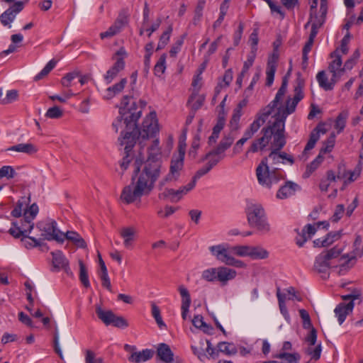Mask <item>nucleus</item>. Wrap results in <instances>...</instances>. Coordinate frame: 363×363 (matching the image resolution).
<instances>
[{"mask_svg":"<svg viewBox=\"0 0 363 363\" xmlns=\"http://www.w3.org/2000/svg\"><path fill=\"white\" fill-rule=\"evenodd\" d=\"M141 104L138 107L136 102L128 96H124L121 101L118 116L112 123V127L117 133L119 128L123 125H125V131L121 133V137L118 138L120 146H124V154L123 160L120 164L122 169L125 170L130 162L133 158V148L136 141H139V144L150 138L155 137L159 132L157 115L155 111L150 112L147 116L142 123L140 128L137 126V121L141 116L143 107L145 106L146 103L140 101Z\"/></svg>","mask_w":363,"mask_h":363,"instance_id":"obj_1","label":"nucleus"},{"mask_svg":"<svg viewBox=\"0 0 363 363\" xmlns=\"http://www.w3.org/2000/svg\"><path fill=\"white\" fill-rule=\"evenodd\" d=\"M159 139L153 140L152 145L148 148V157L145 162L142 171L140 167L143 160L137 157L135 160V175L138 174L136 182L125 186L122 191L121 199L125 203H131L140 200L143 195H147L154 187V184L160 174L161 162L158 156L161 155ZM135 177H133L132 181Z\"/></svg>","mask_w":363,"mask_h":363,"instance_id":"obj_2","label":"nucleus"},{"mask_svg":"<svg viewBox=\"0 0 363 363\" xmlns=\"http://www.w3.org/2000/svg\"><path fill=\"white\" fill-rule=\"evenodd\" d=\"M286 112L274 118L273 122H269L260 132V135L253 140L245 152L247 157L250 153L264 152L270 145L271 149L277 147L282 149L286 145L285 138Z\"/></svg>","mask_w":363,"mask_h":363,"instance_id":"obj_3","label":"nucleus"},{"mask_svg":"<svg viewBox=\"0 0 363 363\" xmlns=\"http://www.w3.org/2000/svg\"><path fill=\"white\" fill-rule=\"evenodd\" d=\"M281 150L278 149L277 147H272L269 155L263 157L256 168L257 182L264 188L270 189L274 184H277L285 178V174L282 170L277 167H270L268 162L269 160H272V164L280 163L281 159L278 155V152Z\"/></svg>","mask_w":363,"mask_h":363,"instance_id":"obj_4","label":"nucleus"},{"mask_svg":"<svg viewBox=\"0 0 363 363\" xmlns=\"http://www.w3.org/2000/svg\"><path fill=\"white\" fill-rule=\"evenodd\" d=\"M287 85L288 80L286 77H284L274 99L257 113L253 122L245 130L242 138L244 139L245 143L254 136V135L259 130L261 126L264 124L274 109L282 101L286 92Z\"/></svg>","mask_w":363,"mask_h":363,"instance_id":"obj_5","label":"nucleus"},{"mask_svg":"<svg viewBox=\"0 0 363 363\" xmlns=\"http://www.w3.org/2000/svg\"><path fill=\"white\" fill-rule=\"evenodd\" d=\"M245 213L249 225L255 228L262 234H267L271 230L270 224L267 220V214L259 203L251 200L247 201Z\"/></svg>","mask_w":363,"mask_h":363,"instance_id":"obj_6","label":"nucleus"},{"mask_svg":"<svg viewBox=\"0 0 363 363\" xmlns=\"http://www.w3.org/2000/svg\"><path fill=\"white\" fill-rule=\"evenodd\" d=\"M38 206L36 203L30 205L27 210H25L23 218L12 222V227L9 233L15 238L27 237L34 227L33 220L38 213Z\"/></svg>","mask_w":363,"mask_h":363,"instance_id":"obj_7","label":"nucleus"},{"mask_svg":"<svg viewBox=\"0 0 363 363\" xmlns=\"http://www.w3.org/2000/svg\"><path fill=\"white\" fill-rule=\"evenodd\" d=\"M341 252V249L337 247L323 251L315 259L313 270L321 274L322 277L325 278L328 275L330 268L335 266V260L336 259L342 262L341 265L342 266L345 257H340Z\"/></svg>","mask_w":363,"mask_h":363,"instance_id":"obj_8","label":"nucleus"},{"mask_svg":"<svg viewBox=\"0 0 363 363\" xmlns=\"http://www.w3.org/2000/svg\"><path fill=\"white\" fill-rule=\"evenodd\" d=\"M211 254L219 262L224 263L226 265H230L238 268H243L245 264L239 259H236L233 257V248L228 245H213L209 247Z\"/></svg>","mask_w":363,"mask_h":363,"instance_id":"obj_9","label":"nucleus"},{"mask_svg":"<svg viewBox=\"0 0 363 363\" xmlns=\"http://www.w3.org/2000/svg\"><path fill=\"white\" fill-rule=\"evenodd\" d=\"M184 155L185 150L180 145L178 155H174L171 160L169 173L159 182L158 187L160 191L162 190V187L167 182H174L178 179L180 172L184 167Z\"/></svg>","mask_w":363,"mask_h":363,"instance_id":"obj_10","label":"nucleus"},{"mask_svg":"<svg viewBox=\"0 0 363 363\" xmlns=\"http://www.w3.org/2000/svg\"><path fill=\"white\" fill-rule=\"evenodd\" d=\"M36 228L41 232L44 240H56L62 242L65 240L64 233L57 228V223L51 219L41 220L36 225Z\"/></svg>","mask_w":363,"mask_h":363,"instance_id":"obj_11","label":"nucleus"},{"mask_svg":"<svg viewBox=\"0 0 363 363\" xmlns=\"http://www.w3.org/2000/svg\"><path fill=\"white\" fill-rule=\"evenodd\" d=\"M326 15L323 14V13H320V16H315V20L312 23V27L311 30V33L309 35V38L308 41L306 43L303 51H302V66L303 68H306L308 63V55L309 52L311 50L312 46L313 45L314 39L316 37L318 29L324 24Z\"/></svg>","mask_w":363,"mask_h":363,"instance_id":"obj_12","label":"nucleus"},{"mask_svg":"<svg viewBox=\"0 0 363 363\" xmlns=\"http://www.w3.org/2000/svg\"><path fill=\"white\" fill-rule=\"evenodd\" d=\"M95 308L98 318L106 325H113L119 328H125L128 326V323L124 318L117 316L111 310H104L100 304H96Z\"/></svg>","mask_w":363,"mask_h":363,"instance_id":"obj_13","label":"nucleus"},{"mask_svg":"<svg viewBox=\"0 0 363 363\" xmlns=\"http://www.w3.org/2000/svg\"><path fill=\"white\" fill-rule=\"evenodd\" d=\"M303 82L301 80L298 82L297 85L294 88V96L293 99L288 98L286 103V107L279 106L277 108V113L274 115V118H278L279 116H282L286 111V117L287 115L294 112L298 102L301 101L304 96L303 89Z\"/></svg>","mask_w":363,"mask_h":363,"instance_id":"obj_14","label":"nucleus"},{"mask_svg":"<svg viewBox=\"0 0 363 363\" xmlns=\"http://www.w3.org/2000/svg\"><path fill=\"white\" fill-rule=\"evenodd\" d=\"M322 226L323 228L328 229L329 227V223L328 221H321L318 222L314 225L307 224L301 232L298 230H296L297 232V236L296 237V245L301 247L303 246L304 243L316 233L317 230Z\"/></svg>","mask_w":363,"mask_h":363,"instance_id":"obj_15","label":"nucleus"},{"mask_svg":"<svg viewBox=\"0 0 363 363\" xmlns=\"http://www.w3.org/2000/svg\"><path fill=\"white\" fill-rule=\"evenodd\" d=\"M116 55L118 56L113 65L106 72L104 75V79L106 84H110L114 78L120 72L125 68L124 57L126 55V52L123 48H121L116 52Z\"/></svg>","mask_w":363,"mask_h":363,"instance_id":"obj_16","label":"nucleus"},{"mask_svg":"<svg viewBox=\"0 0 363 363\" xmlns=\"http://www.w3.org/2000/svg\"><path fill=\"white\" fill-rule=\"evenodd\" d=\"M330 58L333 60L329 63L328 71L334 75V78H338L339 79L345 72L344 65H342V56L340 53L339 49H336L335 51L330 53Z\"/></svg>","mask_w":363,"mask_h":363,"instance_id":"obj_17","label":"nucleus"},{"mask_svg":"<svg viewBox=\"0 0 363 363\" xmlns=\"http://www.w3.org/2000/svg\"><path fill=\"white\" fill-rule=\"evenodd\" d=\"M301 190V186L291 181H286L281 186L277 192L276 196L279 199H286L295 195L297 191Z\"/></svg>","mask_w":363,"mask_h":363,"instance_id":"obj_18","label":"nucleus"},{"mask_svg":"<svg viewBox=\"0 0 363 363\" xmlns=\"http://www.w3.org/2000/svg\"><path fill=\"white\" fill-rule=\"evenodd\" d=\"M233 141L234 138L230 135H225L220 141L218 146L214 150L206 153L205 156L201 159V161H204L212 154L225 156L224 152L232 145Z\"/></svg>","mask_w":363,"mask_h":363,"instance_id":"obj_19","label":"nucleus"},{"mask_svg":"<svg viewBox=\"0 0 363 363\" xmlns=\"http://www.w3.org/2000/svg\"><path fill=\"white\" fill-rule=\"evenodd\" d=\"M52 257V264L53 267L57 270L63 269L67 274L70 272V268L69 267V261L63 255V253L57 250L51 252Z\"/></svg>","mask_w":363,"mask_h":363,"instance_id":"obj_20","label":"nucleus"},{"mask_svg":"<svg viewBox=\"0 0 363 363\" xmlns=\"http://www.w3.org/2000/svg\"><path fill=\"white\" fill-rule=\"evenodd\" d=\"M316 79L320 88L325 91H330L334 89L335 84L340 80L338 78H334L332 75L330 80H328L325 71L321 70L316 75Z\"/></svg>","mask_w":363,"mask_h":363,"instance_id":"obj_21","label":"nucleus"},{"mask_svg":"<svg viewBox=\"0 0 363 363\" xmlns=\"http://www.w3.org/2000/svg\"><path fill=\"white\" fill-rule=\"evenodd\" d=\"M178 290L182 297V317L183 320H186L191 302L190 294L188 289L183 285L179 286Z\"/></svg>","mask_w":363,"mask_h":363,"instance_id":"obj_22","label":"nucleus"},{"mask_svg":"<svg viewBox=\"0 0 363 363\" xmlns=\"http://www.w3.org/2000/svg\"><path fill=\"white\" fill-rule=\"evenodd\" d=\"M278 56L273 55L269 58L266 69V86H271L274 82L277 70Z\"/></svg>","mask_w":363,"mask_h":363,"instance_id":"obj_23","label":"nucleus"},{"mask_svg":"<svg viewBox=\"0 0 363 363\" xmlns=\"http://www.w3.org/2000/svg\"><path fill=\"white\" fill-rule=\"evenodd\" d=\"M354 303L350 301L348 303H340L334 310L336 317L337 318L339 324L341 325L345 321L347 315L351 313L354 308Z\"/></svg>","mask_w":363,"mask_h":363,"instance_id":"obj_24","label":"nucleus"},{"mask_svg":"<svg viewBox=\"0 0 363 363\" xmlns=\"http://www.w3.org/2000/svg\"><path fill=\"white\" fill-rule=\"evenodd\" d=\"M237 272L235 269L226 267H217V281L223 285H225L228 281L235 278Z\"/></svg>","mask_w":363,"mask_h":363,"instance_id":"obj_25","label":"nucleus"},{"mask_svg":"<svg viewBox=\"0 0 363 363\" xmlns=\"http://www.w3.org/2000/svg\"><path fill=\"white\" fill-rule=\"evenodd\" d=\"M274 358L284 359V362H278L276 360L265 361L262 363H298L301 356L297 352H279L273 356Z\"/></svg>","mask_w":363,"mask_h":363,"instance_id":"obj_26","label":"nucleus"},{"mask_svg":"<svg viewBox=\"0 0 363 363\" xmlns=\"http://www.w3.org/2000/svg\"><path fill=\"white\" fill-rule=\"evenodd\" d=\"M120 235L123 239V245L126 248H130L135 240L137 231L133 227H124L120 230Z\"/></svg>","mask_w":363,"mask_h":363,"instance_id":"obj_27","label":"nucleus"},{"mask_svg":"<svg viewBox=\"0 0 363 363\" xmlns=\"http://www.w3.org/2000/svg\"><path fill=\"white\" fill-rule=\"evenodd\" d=\"M154 352L150 349L143 350L140 352H133L128 357V361L133 363H141L150 359Z\"/></svg>","mask_w":363,"mask_h":363,"instance_id":"obj_28","label":"nucleus"},{"mask_svg":"<svg viewBox=\"0 0 363 363\" xmlns=\"http://www.w3.org/2000/svg\"><path fill=\"white\" fill-rule=\"evenodd\" d=\"M157 357L165 363H170L174 361V353L170 347L165 343H160L157 350Z\"/></svg>","mask_w":363,"mask_h":363,"instance_id":"obj_29","label":"nucleus"},{"mask_svg":"<svg viewBox=\"0 0 363 363\" xmlns=\"http://www.w3.org/2000/svg\"><path fill=\"white\" fill-rule=\"evenodd\" d=\"M325 132L324 128L320 125H318L311 131L309 140L303 150V155H306L308 151L312 150L315 147V143L320 138V133H324Z\"/></svg>","mask_w":363,"mask_h":363,"instance_id":"obj_30","label":"nucleus"},{"mask_svg":"<svg viewBox=\"0 0 363 363\" xmlns=\"http://www.w3.org/2000/svg\"><path fill=\"white\" fill-rule=\"evenodd\" d=\"M362 242L363 239L362 236L357 235L354 242V255L350 258L345 257V259L344 260V263L342 264V267H345V266L350 267L354 264L355 257H359V251L362 248V246L363 245Z\"/></svg>","mask_w":363,"mask_h":363,"instance_id":"obj_31","label":"nucleus"},{"mask_svg":"<svg viewBox=\"0 0 363 363\" xmlns=\"http://www.w3.org/2000/svg\"><path fill=\"white\" fill-rule=\"evenodd\" d=\"M7 150L33 155L38 152V148L32 143H20L9 147Z\"/></svg>","mask_w":363,"mask_h":363,"instance_id":"obj_32","label":"nucleus"},{"mask_svg":"<svg viewBox=\"0 0 363 363\" xmlns=\"http://www.w3.org/2000/svg\"><path fill=\"white\" fill-rule=\"evenodd\" d=\"M64 236L65 239L72 241L77 247L84 249L87 246L85 240L77 232L67 231Z\"/></svg>","mask_w":363,"mask_h":363,"instance_id":"obj_33","label":"nucleus"},{"mask_svg":"<svg viewBox=\"0 0 363 363\" xmlns=\"http://www.w3.org/2000/svg\"><path fill=\"white\" fill-rule=\"evenodd\" d=\"M127 84V79L123 78L118 83L115 84L114 85L109 86L106 89V96L107 99H111L115 96L116 94L121 93Z\"/></svg>","mask_w":363,"mask_h":363,"instance_id":"obj_34","label":"nucleus"},{"mask_svg":"<svg viewBox=\"0 0 363 363\" xmlns=\"http://www.w3.org/2000/svg\"><path fill=\"white\" fill-rule=\"evenodd\" d=\"M255 57H256V56H255L254 54L253 55H247V60L245 62H244L242 69L240 74H239V76L237 78L236 83L239 86H241L242 82V79H243L245 74L247 72V71L250 69V67L252 66Z\"/></svg>","mask_w":363,"mask_h":363,"instance_id":"obj_35","label":"nucleus"},{"mask_svg":"<svg viewBox=\"0 0 363 363\" xmlns=\"http://www.w3.org/2000/svg\"><path fill=\"white\" fill-rule=\"evenodd\" d=\"M219 352L223 353L226 355L235 354L238 352L237 347L233 343L221 342L217 345Z\"/></svg>","mask_w":363,"mask_h":363,"instance_id":"obj_36","label":"nucleus"},{"mask_svg":"<svg viewBox=\"0 0 363 363\" xmlns=\"http://www.w3.org/2000/svg\"><path fill=\"white\" fill-rule=\"evenodd\" d=\"M30 198L23 197L21 200H19L15 206V208L12 210L11 214L12 216L16 218H21L22 215V212H25V210H27L28 208H25V206H27L28 201H29Z\"/></svg>","mask_w":363,"mask_h":363,"instance_id":"obj_37","label":"nucleus"},{"mask_svg":"<svg viewBox=\"0 0 363 363\" xmlns=\"http://www.w3.org/2000/svg\"><path fill=\"white\" fill-rule=\"evenodd\" d=\"M268 252L261 247H250L249 257L252 259H265L268 257Z\"/></svg>","mask_w":363,"mask_h":363,"instance_id":"obj_38","label":"nucleus"},{"mask_svg":"<svg viewBox=\"0 0 363 363\" xmlns=\"http://www.w3.org/2000/svg\"><path fill=\"white\" fill-rule=\"evenodd\" d=\"M159 199H169L171 202H177L179 198L177 194V190L173 189H164L161 193L159 194Z\"/></svg>","mask_w":363,"mask_h":363,"instance_id":"obj_39","label":"nucleus"},{"mask_svg":"<svg viewBox=\"0 0 363 363\" xmlns=\"http://www.w3.org/2000/svg\"><path fill=\"white\" fill-rule=\"evenodd\" d=\"M173 30L172 26H168L167 29L163 32L160 38L159 43L157 44V50H162L167 45L169 41L172 32Z\"/></svg>","mask_w":363,"mask_h":363,"instance_id":"obj_40","label":"nucleus"},{"mask_svg":"<svg viewBox=\"0 0 363 363\" xmlns=\"http://www.w3.org/2000/svg\"><path fill=\"white\" fill-rule=\"evenodd\" d=\"M16 16L11 10L7 9L0 15V22L3 26L11 28V23L15 20Z\"/></svg>","mask_w":363,"mask_h":363,"instance_id":"obj_41","label":"nucleus"},{"mask_svg":"<svg viewBox=\"0 0 363 363\" xmlns=\"http://www.w3.org/2000/svg\"><path fill=\"white\" fill-rule=\"evenodd\" d=\"M166 54L162 55L154 67V73L156 76L160 77L166 69Z\"/></svg>","mask_w":363,"mask_h":363,"instance_id":"obj_42","label":"nucleus"},{"mask_svg":"<svg viewBox=\"0 0 363 363\" xmlns=\"http://www.w3.org/2000/svg\"><path fill=\"white\" fill-rule=\"evenodd\" d=\"M21 242H23L24 247L27 249H31L33 247L41 246L43 242L40 239H36L34 237L28 236L23 237L21 238Z\"/></svg>","mask_w":363,"mask_h":363,"instance_id":"obj_43","label":"nucleus"},{"mask_svg":"<svg viewBox=\"0 0 363 363\" xmlns=\"http://www.w3.org/2000/svg\"><path fill=\"white\" fill-rule=\"evenodd\" d=\"M57 61L54 59L50 60L45 67L34 77L35 81L42 79L43 77L47 76L50 72L55 67Z\"/></svg>","mask_w":363,"mask_h":363,"instance_id":"obj_44","label":"nucleus"},{"mask_svg":"<svg viewBox=\"0 0 363 363\" xmlns=\"http://www.w3.org/2000/svg\"><path fill=\"white\" fill-rule=\"evenodd\" d=\"M79 280L85 288L90 286L87 270L82 261H79Z\"/></svg>","mask_w":363,"mask_h":363,"instance_id":"obj_45","label":"nucleus"},{"mask_svg":"<svg viewBox=\"0 0 363 363\" xmlns=\"http://www.w3.org/2000/svg\"><path fill=\"white\" fill-rule=\"evenodd\" d=\"M152 315L160 329L166 327L165 323L162 320L160 308L155 303H152Z\"/></svg>","mask_w":363,"mask_h":363,"instance_id":"obj_46","label":"nucleus"},{"mask_svg":"<svg viewBox=\"0 0 363 363\" xmlns=\"http://www.w3.org/2000/svg\"><path fill=\"white\" fill-rule=\"evenodd\" d=\"M201 277L203 279L213 282L217 280V267L216 268H209L204 270L202 272Z\"/></svg>","mask_w":363,"mask_h":363,"instance_id":"obj_47","label":"nucleus"},{"mask_svg":"<svg viewBox=\"0 0 363 363\" xmlns=\"http://www.w3.org/2000/svg\"><path fill=\"white\" fill-rule=\"evenodd\" d=\"M335 135L332 133L324 143L325 146L320 149V154L330 152L335 145Z\"/></svg>","mask_w":363,"mask_h":363,"instance_id":"obj_48","label":"nucleus"},{"mask_svg":"<svg viewBox=\"0 0 363 363\" xmlns=\"http://www.w3.org/2000/svg\"><path fill=\"white\" fill-rule=\"evenodd\" d=\"M362 171V162H359L358 164L352 172H348L347 174H349V177L347 180L345 181V184L347 183H351L357 179V178L360 176Z\"/></svg>","mask_w":363,"mask_h":363,"instance_id":"obj_49","label":"nucleus"},{"mask_svg":"<svg viewBox=\"0 0 363 363\" xmlns=\"http://www.w3.org/2000/svg\"><path fill=\"white\" fill-rule=\"evenodd\" d=\"M313 346H309L306 350V352L311 357L312 359L315 360H318L321 355V344H318L314 348L312 347Z\"/></svg>","mask_w":363,"mask_h":363,"instance_id":"obj_50","label":"nucleus"},{"mask_svg":"<svg viewBox=\"0 0 363 363\" xmlns=\"http://www.w3.org/2000/svg\"><path fill=\"white\" fill-rule=\"evenodd\" d=\"M79 77V72H73L67 73L65 77H63L61 79V84L65 87H69L72 85V81L78 78Z\"/></svg>","mask_w":363,"mask_h":363,"instance_id":"obj_51","label":"nucleus"},{"mask_svg":"<svg viewBox=\"0 0 363 363\" xmlns=\"http://www.w3.org/2000/svg\"><path fill=\"white\" fill-rule=\"evenodd\" d=\"M206 4L205 0H199L194 11V23L199 21L203 16V11Z\"/></svg>","mask_w":363,"mask_h":363,"instance_id":"obj_52","label":"nucleus"},{"mask_svg":"<svg viewBox=\"0 0 363 363\" xmlns=\"http://www.w3.org/2000/svg\"><path fill=\"white\" fill-rule=\"evenodd\" d=\"M259 38L258 33L256 30H254L253 32L250 35V42L251 44V52L249 55H253L256 56V52L257 50V44H258Z\"/></svg>","mask_w":363,"mask_h":363,"instance_id":"obj_53","label":"nucleus"},{"mask_svg":"<svg viewBox=\"0 0 363 363\" xmlns=\"http://www.w3.org/2000/svg\"><path fill=\"white\" fill-rule=\"evenodd\" d=\"M63 111L58 106H55L48 109L45 117L48 118H60L62 116Z\"/></svg>","mask_w":363,"mask_h":363,"instance_id":"obj_54","label":"nucleus"},{"mask_svg":"<svg viewBox=\"0 0 363 363\" xmlns=\"http://www.w3.org/2000/svg\"><path fill=\"white\" fill-rule=\"evenodd\" d=\"M18 91L15 89L9 90L6 95L3 99H0V103L2 104H8L12 103L18 99Z\"/></svg>","mask_w":363,"mask_h":363,"instance_id":"obj_55","label":"nucleus"},{"mask_svg":"<svg viewBox=\"0 0 363 363\" xmlns=\"http://www.w3.org/2000/svg\"><path fill=\"white\" fill-rule=\"evenodd\" d=\"M186 37V34L183 35L180 39L177 40L172 46L169 50V55L171 57H176L177 54L181 50L182 45L184 43V40Z\"/></svg>","mask_w":363,"mask_h":363,"instance_id":"obj_56","label":"nucleus"},{"mask_svg":"<svg viewBox=\"0 0 363 363\" xmlns=\"http://www.w3.org/2000/svg\"><path fill=\"white\" fill-rule=\"evenodd\" d=\"M204 345L205 340L201 339L199 341V346L191 345V347L193 353L196 354L200 359H201L202 357L206 356L204 352Z\"/></svg>","mask_w":363,"mask_h":363,"instance_id":"obj_57","label":"nucleus"},{"mask_svg":"<svg viewBox=\"0 0 363 363\" xmlns=\"http://www.w3.org/2000/svg\"><path fill=\"white\" fill-rule=\"evenodd\" d=\"M250 247L247 245H238L232 247L233 252L240 257L249 256Z\"/></svg>","mask_w":363,"mask_h":363,"instance_id":"obj_58","label":"nucleus"},{"mask_svg":"<svg viewBox=\"0 0 363 363\" xmlns=\"http://www.w3.org/2000/svg\"><path fill=\"white\" fill-rule=\"evenodd\" d=\"M128 17L123 13H120L113 26L120 32L128 24Z\"/></svg>","mask_w":363,"mask_h":363,"instance_id":"obj_59","label":"nucleus"},{"mask_svg":"<svg viewBox=\"0 0 363 363\" xmlns=\"http://www.w3.org/2000/svg\"><path fill=\"white\" fill-rule=\"evenodd\" d=\"M345 124H346V116L342 114V113H340L336 120H335V129L337 130V133H341L345 127Z\"/></svg>","mask_w":363,"mask_h":363,"instance_id":"obj_60","label":"nucleus"},{"mask_svg":"<svg viewBox=\"0 0 363 363\" xmlns=\"http://www.w3.org/2000/svg\"><path fill=\"white\" fill-rule=\"evenodd\" d=\"M15 171L11 166H3L0 169V179L6 177L7 179H11L14 177Z\"/></svg>","mask_w":363,"mask_h":363,"instance_id":"obj_61","label":"nucleus"},{"mask_svg":"<svg viewBox=\"0 0 363 363\" xmlns=\"http://www.w3.org/2000/svg\"><path fill=\"white\" fill-rule=\"evenodd\" d=\"M85 363H104L102 358H96V354L91 350H86L85 355Z\"/></svg>","mask_w":363,"mask_h":363,"instance_id":"obj_62","label":"nucleus"},{"mask_svg":"<svg viewBox=\"0 0 363 363\" xmlns=\"http://www.w3.org/2000/svg\"><path fill=\"white\" fill-rule=\"evenodd\" d=\"M223 158L224 155L212 154L207 158V160H208V162L206 164V165L211 169ZM205 160H206V159Z\"/></svg>","mask_w":363,"mask_h":363,"instance_id":"obj_63","label":"nucleus"},{"mask_svg":"<svg viewBox=\"0 0 363 363\" xmlns=\"http://www.w3.org/2000/svg\"><path fill=\"white\" fill-rule=\"evenodd\" d=\"M196 184L193 182H190L188 184L181 187L178 190H177V194L179 198V200L182 198V196L189 192L195 187Z\"/></svg>","mask_w":363,"mask_h":363,"instance_id":"obj_64","label":"nucleus"}]
</instances>
